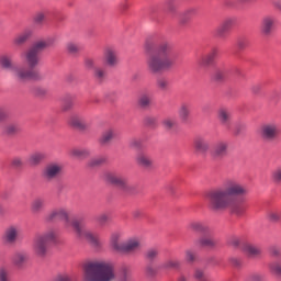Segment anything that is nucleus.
I'll use <instances>...</instances> for the list:
<instances>
[{
  "label": "nucleus",
  "mask_w": 281,
  "mask_h": 281,
  "mask_svg": "<svg viewBox=\"0 0 281 281\" xmlns=\"http://www.w3.org/2000/svg\"><path fill=\"white\" fill-rule=\"evenodd\" d=\"M247 194L249 190L245 184L234 178H228L224 180L222 187L206 193V201L212 212L229 210L232 214L243 216L247 212V206L244 204Z\"/></svg>",
  "instance_id": "1"
},
{
  "label": "nucleus",
  "mask_w": 281,
  "mask_h": 281,
  "mask_svg": "<svg viewBox=\"0 0 281 281\" xmlns=\"http://www.w3.org/2000/svg\"><path fill=\"white\" fill-rule=\"evenodd\" d=\"M49 47V43L45 41L36 42L24 54V60L27 65L21 66L14 63V55L2 54L0 55V69L2 71H9L18 82H27V80H41V74L34 70L41 63V53L43 49Z\"/></svg>",
  "instance_id": "2"
},
{
  "label": "nucleus",
  "mask_w": 281,
  "mask_h": 281,
  "mask_svg": "<svg viewBox=\"0 0 281 281\" xmlns=\"http://www.w3.org/2000/svg\"><path fill=\"white\" fill-rule=\"evenodd\" d=\"M149 74L170 71L175 67V46L168 40L146 41L144 45Z\"/></svg>",
  "instance_id": "3"
},
{
  "label": "nucleus",
  "mask_w": 281,
  "mask_h": 281,
  "mask_svg": "<svg viewBox=\"0 0 281 281\" xmlns=\"http://www.w3.org/2000/svg\"><path fill=\"white\" fill-rule=\"evenodd\" d=\"M56 218L64 221L65 227L72 226V229L79 240H86L94 249H100V247H102L100 237H98L91 228L83 227L78 220L71 221V218H69V210L65 207L55 209L46 215L45 221L47 223H52V221H56Z\"/></svg>",
  "instance_id": "4"
},
{
  "label": "nucleus",
  "mask_w": 281,
  "mask_h": 281,
  "mask_svg": "<svg viewBox=\"0 0 281 281\" xmlns=\"http://www.w3.org/2000/svg\"><path fill=\"white\" fill-rule=\"evenodd\" d=\"M115 268L109 261L94 260L83 265L82 281H113Z\"/></svg>",
  "instance_id": "5"
},
{
  "label": "nucleus",
  "mask_w": 281,
  "mask_h": 281,
  "mask_svg": "<svg viewBox=\"0 0 281 281\" xmlns=\"http://www.w3.org/2000/svg\"><path fill=\"white\" fill-rule=\"evenodd\" d=\"M56 240V232L54 229H48L42 234L35 236L33 241V249L36 256L43 258V256L47 255V247L49 243H54Z\"/></svg>",
  "instance_id": "6"
},
{
  "label": "nucleus",
  "mask_w": 281,
  "mask_h": 281,
  "mask_svg": "<svg viewBox=\"0 0 281 281\" xmlns=\"http://www.w3.org/2000/svg\"><path fill=\"white\" fill-rule=\"evenodd\" d=\"M259 135L262 142L271 144V142H276L278 139L280 135V126L273 122L265 123L260 126Z\"/></svg>",
  "instance_id": "7"
},
{
  "label": "nucleus",
  "mask_w": 281,
  "mask_h": 281,
  "mask_svg": "<svg viewBox=\"0 0 281 281\" xmlns=\"http://www.w3.org/2000/svg\"><path fill=\"white\" fill-rule=\"evenodd\" d=\"M103 181L110 183L111 186H116V188H121L125 192H130L132 189L131 184H128V180L122 177L121 175L113 172V171H105L102 175Z\"/></svg>",
  "instance_id": "8"
},
{
  "label": "nucleus",
  "mask_w": 281,
  "mask_h": 281,
  "mask_svg": "<svg viewBox=\"0 0 281 281\" xmlns=\"http://www.w3.org/2000/svg\"><path fill=\"white\" fill-rule=\"evenodd\" d=\"M63 175V165L58 162H50L45 166L42 172L43 179L46 181H56Z\"/></svg>",
  "instance_id": "9"
},
{
  "label": "nucleus",
  "mask_w": 281,
  "mask_h": 281,
  "mask_svg": "<svg viewBox=\"0 0 281 281\" xmlns=\"http://www.w3.org/2000/svg\"><path fill=\"white\" fill-rule=\"evenodd\" d=\"M19 236H21V226L10 225L4 229L2 240L4 245L8 246L16 245L19 241Z\"/></svg>",
  "instance_id": "10"
},
{
  "label": "nucleus",
  "mask_w": 281,
  "mask_h": 281,
  "mask_svg": "<svg viewBox=\"0 0 281 281\" xmlns=\"http://www.w3.org/2000/svg\"><path fill=\"white\" fill-rule=\"evenodd\" d=\"M236 25L235 18H226L223 22L215 29L214 34L216 38H227L228 34L232 32V27Z\"/></svg>",
  "instance_id": "11"
},
{
  "label": "nucleus",
  "mask_w": 281,
  "mask_h": 281,
  "mask_svg": "<svg viewBox=\"0 0 281 281\" xmlns=\"http://www.w3.org/2000/svg\"><path fill=\"white\" fill-rule=\"evenodd\" d=\"M229 148V144L225 140H218L211 150V157L214 161H221V159H225L227 157V150Z\"/></svg>",
  "instance_id": "12"
},
{
  "label": "nucleus",
  "mask_w": 281,
  "mask_h": 281,
  "mask_svg": "<svg viewBox=\"0 0 281 281\" xmlns=\"http://www.w3.org/2000/svg\"><path fill=\"white\" fill-rule=\"evenodd\" d=\"M68 124L77 131H87L91 126V121L80 114H72L68 119Z\"/></svg>",
  "instance_id": "13"
},
{
  "label": "nucleus",
  "mask_w": 281,
  "mask_h": 281,
  "mask_svg": "<svg viewBox=\"0 0 281 281\" xmlns=\"http://www.w3.org/2000/svg\"><path fill=\"white\" fill-rule=\"evenodd\" d=\"M103 58L108 67H117L120 65V57H117V49L108 46L104 48Z\"/></svg>",
  "instance_id": "14"
},
{
  "label": "nucleus",
  "mask_w": 281,
  "mask_h": 281,
  "mask_svg": "<svg viewBox=\"0 0 281 281\" xmlns=\"http://www.w3.org/2000/svg\"><path fill=\"white\" fill-rule=\"evenodd\" d=\"M276 16L273 15H266L261 20V34L263 36H271L273 34V30H276Z\"/></svg>",
  "instance_id": "15"
},
{
  "label": "nucleus",
  "mask_w": 281,
  "mask_h": 281,
  "mask_svg": "<svg viewBox=\"0 0 281 281\" xmlns=\"http://www.w3.org/2000/svg\"><path fill=\"white\" fill-rule=\"evenodd\" d=\"M217 120L226 131L232 128V112L226 108H220L217 110Z\"/></svg>",
  "instance_id": "16"
},
{
  "label": "nucleus",
  "mask_w": 281,
  "mask_h": 281,
  "mask_svg": "<svg viewBox=\"0 0 281 281\" xmlns=\"http://www.w3.org/2000/svg\"><path fill=\"white\" fill-rule=\"evenodd\" d=\"M139 247H142L139 238H131L123 243L120 254H135V251H138Z\"/></svg>",
  "instance_id": "17"
},
{
  "label": "nucleus",
  "mask_w": 281,
  "mask_h": 281,
  "mask_svg": "<svg viewBox=\"0 0 281 281\" xmlns=\"http://www.w3.org/2000/svg\"><path fill=\"white\" fill-rule=\"evenodd\" d=\"M33 34L34 31H32V29H25L23 32L14 36L13 45H15V47H21L25 45V43H27V41L32 38Z\"/></svg>",
  "instance_id": "18"
},
{
  "label": "nucleus",
  "mask_w": 281,
  "mask_h": 281,
  "mask_svg": "<svg viewBox=\"0 0 281 281\" xmlns=\"http://www.w3.org/2000/svg\"><path fill=\"white\" fill-rule=\"evenodd\" d=\"M27 260H30V256L24 250L15 251L12 256V262L14 267H18V269L25 267V265H27Z\"/></svg>",
  "instance_id": "19"
},
{
  "label": "nucleus",
  "mask_w": 281,
  "mask_h": 281,
  "mask_svg": "<svg viewBox=\"0 0 281 281\" xmlns=\"http://www.w3.org/2000/svg\"><path fill=\"white\" fill-rule=\"evenodd\" d=\"M243 251L248 258H260L262 256V248L254 244H245L243 246Z\"/></svg>",
  "instance_id": "20"
},
{
  "label": "nucleus",
  "mask_w": 281,
  "mask_h": 281,
  "mask_svg": "<svg viewBox=\"0 0 281 281\" xmlns=\"http://www.w3.org/2000/svg\"><path fill=\"white\" fill-rule=\"evenodd\" d=\"M136 164L140 168H145L146 170H150V168H153L154 161H153V158H150L148 156V154H146V153H138L136 155Z\"/></svg>",
  "instance_id": "21"
},
{
  "label": "nucleus",
  "mask_w": 281,
  "mask_h": 281,
  "mask_svg": "<svg viewBox=\"0 0 281 281\" xmlns=\"http://www.w3.org/2000/svg\"><path fill=\"white\" fill-rule=\"evenodd\" d=\"M217 54H218V50H216V48H214L210 53L202 55L198 59V65L200 67H210V65H212V63H214V59L216 58Z\"/></svg>",
  "instance_id": "22"
},
{
  "label": "nucleus",
  "mask_w": 281,
  "mask_h": 281,
  "mask_svg": "<svg viewBox=\"0 0 281 281\" xmlns=\"http://www.w3.org/2000/svg\"><path fill=\"white\" fill-rule=\"evenodd\" d=\"M189 229L195 232L196 234H210V227L201 221H192L189 223Z\"/></svg>",
  "instance_id": "23"
},
{
  "label": "nucleus",
  "mask_w": 281,
  "mask_h": 281,
  "mask_svg": "<svg viewBox=\"0 0 281 281\" xmlns=\"http://www.w3.org/2000/svg\"><path fill=\"white\" fill-rule=\"evenodd\" d=\"M193 146L198 153L205 155L210 150V142L203 137H196L193 142Z\"/></svg>",
  "instance_id": "24"
},
{
  "label": "nucleus",
  "mask_w": 281,
  "mask_h": 281,
  "mask_svg": "<svg viewBox=\"0 0 281 281\" xmlns=\"http://www.w3.org/2000/svg\"><path fill=\"white\" fill-rule=\"evenodd\" d=\"M114 138L115 130L108 128L102 133L101 137L99 138V143L101 144V146H109V144H111V142H113Z\"/></svg>",
  "instance_id": "25"
},
{
  "label": "nucleus",
  "mask_w": 281,
  "mask_h": 281,
  "mask_svg": "<svg viewBox=\"0 0 281 281\" xmlns=\"http://www.w3.org/2000/svg\"><path fill=\"white\" fill-rule=\"evenodd\" d=\"M120 240H122V233L114 232L111 234L110 245L112 249H114V251H119V254L122 250V245H124V243H121Z\"/></svg>",
  "instance_id": "26"
},
{
  "label": "nucleus",
  "mask_w": 281,
  "mask_h": 281,
  "mask_svg": "<svg viewBox=\"0 0 281 281\" xmlns=\"http://www.w3.org/2000/svg\"><path fill=\"white\" fill-rule=\"evenodd\" d=\"M195 247H206L212 249L216 247V240H214L212 237L202 236L195 240Z\"/></svg>",
  "instance_id": "27"
},
{
  "label": "nucleus",
  "mask_w": 281,
  "mask_h": 281,
  "mask_svg": "<svg viewBox=\"0 0 281 281\" xmlns=\"http://www.w3.org/2000/svg\"><path fill=\"white\" fill-rule=\"evenodd\" d=\"M71 157H76L77 159H87L89 155H91V151L87 148L82 147H75L70 150Z\"/></svg>",
  "instance_id": "28"
},
{
  "label": "nucleus",
  "mask_w": 281,
  "mask_h": 281,
  "mask_svg": "<svg viewBox=\"0 0 281 281\" xmlns=\"http://www.w3.org/2000/svg\"><path fill=\"white\" fill-rule=\"evenodd\" d=\"M43 207H45V200L43 198L34 199L31 203L32 214H40V212H43Z\"/></svg>",
  "instance_id": "29"
},
{
  "label": "nucleus",
  "mask_w": 281,
  "mask_h": 281,
  "mask_svg": "<svg viewBox=\"0 0 281 281\" xmlns=\"http://www.w3.org/2000/svg\"><path fill=\"white\" fill-rule=\"evenodd\" d=\"M178 114L182 122H188L190 119V105L188 103H182L178 110Z\"/></svg>",
  "instance_id": "30"
},
{
  "label": "nucleus",
  "mask_w": 281,
  "mask_h": 281,
  "mask_svg": "<svg viewBox=\"0 0 281 281\" xmlns=\"http://www.w3.org/2000/svg\"><path fill=\"white\" fill-rule=\"evenodd\" d=\"M116 281H133V278L131 277V270L128 269V267L123 266L121 268Z\"/></svg>",
  "instance_id": "31"
},
{
  "label": "nucleus",
  "mask_w": 281,
  "mask_h": 281,
  "mask_svg": "<svg viewBox=\"0 0 281 281\" xmlns=\"http://www.w3.org/2000/svg\"><path fill=\"white\" fill-rule=\"evenodd\" d=\"M44 159H45V154L37 151L30 156L29 164L30 166H38V164H41V161H43Z\"/></svg>",
  "instance_id": "32"
},
{
  "label": "nucleus",
  "mask_w": 281,
  "mask_h": 281,
  "mask_svg": "<svg viewBox=\"0 0 281 281\" xmlns=\"http://www.w3.org/2000/svg\"><path fill=\"white\" fill-rule=\"evenodd\" d=\"M103 164H106V157L104 156H98L89 160L88 166L90 168H98V166H103Z\"/></svg>",
  "instance_id": "33"
},
{
  "label": "nucleus",
  "mask_w": 281,
  "mask_h": 281,
  "mask_svg": "<svg viewBox=\"0 0 281 281\" xmlns=\"http://www.w3.org/2000/svg\"><path fill=\"white\" fill-rule=\"evenodd\" d=\"M151 101L153 99L150 98V94H140L138 98V106H140V109H148Z\"/></svg>",
  "instance_id": "34"
},
{
  "label": "nucleus",
  "mask_w": 281,
  "mask_h": 281,
  "mask_svg": "<svg viewBox=\"0 0 281 281\" xmlns=\"http://www.w3.org/2000/svg\"><path fill=\"white\" fill-rule=\"evenodd\" d=\"M21 131V126L16 123H9L4 126V133L7 135H16Z\"/></svg>",
  "instance_id": "35"
},
{
  "label": "nucleus",
  "mask_w": 281,
  "mask_h": 281,
  "mask_svg": "<svg viewBox=\"0 0 281 281\" xmlns=\"http://www.w3.org/2000/svg\"><path fill=\"white\" fill-rule=\"evenodd\" d=\"M181 261L177 259H169L161 265V269H179Z\"/></svg>",
  "instance_id": "36"
},
{
  "label": "nucleus",
  "mask_w": 281,
  "mask_h": 281,
  "mask_svg": "<svg viewBox=\"0 0 281 281\" xmlns=\"http://www.w3.org/2000/svg\"><path fill=\"white\" fill-rule=\"evenodd\" d=\"M145 258L146 260H148L149 262H153L155 260H157L159 258V249L157 248H150L146 251L145 254Z\"/></svg>",
  "instance_id": "37"
},
{
  "label": "nucleus",
  "mask_w": 281,
  "mask_h": 281,
  "mask_svg": "<svg viewBox=\"0 0 281 281\" xmlns=\"http://www.w3.org/2000/svg\"><path fill=\"white\" fill-rule=\"evenodd\" d=\"M269 269L271 273L277 276V278H281V261H273L269 265Z\"/></svg>",
  "instance_id": "38"
},
{
  "label": "nucleus",
  "mask_w": 281,
  "mask_h": 281,
  "mask_svg": "<svg viewBox=\"0 0 281 281\" xmlns=\"http://www.w3.org/2000/svg\"><path fill=\"white\" fill-rule=\"evenodd\" d=\"M93 76H94L95 80H98L99 82H102V80H104V78H106V70L101 67H95L93 70Z\"/></svg>",
  "instance_id": "39"
},
{
  "label": "nucleus",
  "mask_w": 281,
  "mask_h": 281,
  "mask_svg": "<svg viewBox=\"0 0 281 281\" xmlns=\"http://www.w3.org/2000/svg\"><path fill=\"white\" fill-rule=\"evenodd\" d=\"M156 86L159 91H168V87H170V82L166 78H158L156 81Z\"/></svg>",
  "instance_id": "40"
},
{
  "label": "nucleus",
  "mask_w": 281,
  "mask_h": 281,
  "mask_svg": "<svg viewBox=\"0 0 281 281\" xmlns=\"http://www.w3.org/2000/svg\"><path fill=\"white\" fill-rule=\"evenodd\" d=\"M45 19H47V13L40 11L34 15L33 22L35 25H43V23H45Z\"/></svg>",
  "instance_id": "41"
},
{
  "label": "nucleus",
  "mask_w": 281,
  "mask_h": 281,
  "mask_svg": "<svg viewBox=\"0 0 281 281\" xmlns=\"http://www.w3.org/2000/svg\"><path fill=\"white\" fill-rule=\"evenodd\" d=\"M271 180L277 186H281V166L277 167L271 173Z\"/></svg>",
  "instance_id": "42"
},
{
  "label": "nucleus",
  "mask_w": 281,
  "mask_h": 281,
  "mask_svg": "<svg viewBox=\"0 0 281 281\" xmlns=\"http://www.w3.org/2000/svg\"><path fill=\"white\" fill-rule=\"evenodd\" d=\"M162 126L167 131H171V128H175V126H177V120L172 117H167L162 121Z\"/></svg>",
  "instance_id": "43"
},
{
  "label": "nucleus",
  "mask_w": 281,
  "mask_h": 281,
  "mask_svg": "<svg viewBox=\"0 0 281 281\" xmlns=\"http://www.w3.org/2000/svg\"><path fill=\"white\" fill-rule=\"evenodd\" d=\"M66 49L68 54H78V52H80V45L74 42H70L66 45Z\"/></svg>",
  "instance_id": "44"
},
{
  "label": "nucleus",
  "mask_w": 281,
  "mask_h": 281,
  "mask_svg": "<svg viewBox=\"0 0 281 281\" xmlns=\"http://www.w3.org/2000/svg\"><path fill=\"white\" fill-rule=\"evenodd\" d=\"M193 276H194L195 280H198V281H202V280H207L209 279L207 273H205V270H203V269H196L194 271Z\"/></svg>",
  "instance_id": "45"
},
{
  "label": "nucleus",
  "mask_w": 281,
  "mask_h": 281,
  "mask_svg": "<svg viewBox=\"0 0 281 281\" xmlns=\"http://www.w3.org/2000/svg\"><path fill=\"white\" fill-rule=\"evenodd\" d=\"M109 221H111V218L109 217V214H106V213H101L97 217V222L99 223V225H101V227H104V225H106V223H109Z\"/></svg>",
  "instance_id": "46"
},
{
  "label": "nucleus",
  "mask_w": 281,
  "mask_h": 281,
  "mask_svg": "<svg viewBox=\"0 0 281 281\" xmlns=\"http://www.w3.org/2000/svg\"><path fill=\"white\" fill-rule=\"evenodd\" d=\"M212 79L215 80V82H222V80H225V71L215 70V72L212 76Z\"/></svg>",
  "instance_id": "47"
},
{
  "label": "nucleus",
  "mask_w": 281,
  "mask_h": 281,
  "mask_svg": "<svg viewBox=\"0 0 281 281\" xmlns=\"http://www.w3.org/2000/svg\"><path fill=\"white\" fill-rule=\"evenodd\" d=\"M248 46H249V40L248 38L239 37L237 40L238 49H247Z\"/></svg>",
  "instance_id": "48"
},
{
  "label": "nucleus",
  "mask_w": 281,
  "mask_h": 281,
  "mask_svg": "<svg viewBox=\"0 0 281 281\" xmlns=\"http://www.w3.org/2000/svg\"><path fill=\"white\" fill-rule=\"evenodd\" d=\"M268 218H269V221H271L272 223H278V221H280V218H281V213L278 212V211H271V212L268 214Z\"/></svg>",
  "instance_id": "49"
},
{
  "label": "nucleus",
  "mask_w": 281,
  "mask_h": 281,
  "mask_svg": "<svg viewBox=\"0 0 281 281\" xmlns=\"http://www.w3.org/2000/svg\"><path fill=\"white\" fill-rule=\"evenodd\" d=\"M249 281H267V277L262 273L256 272L250 274Z\"/></svg>",
  "instance_id": "50"
},
{
  "label": "nucleus",
  "mask_w": 281,
  "mask_h": 281,
  "mask_svg": "<svg viewBox=\"0 0 281 281\" xmlns=\"http://www.w3.org/2000/svg\"><path fill=\"white\" fill-rule=\"evenodd\" d=\"M53 281H74V279L68 273L57 274Z\"/></svg>",
  "instance_id": "51"
},
{
  "label": "nucleus",
  "mask_w": 281,
  "mask_h": 281,
  "mask_svg": "<svg viewBox=\"0 0 281 281\" xmlns=\"http://www.w3.org/2000/svg\"><path fill=\"white\" fill-rule=\"evenodd\" d=\"M227 243L231 247H238L240 245V238L236 236H231Z\"/></svg>",
  "instance_id": "52"
},
{
  "label": "nucleus",
  "mask_w": 281,
  "mask_h": 281,
  "mask_svg": "<svg viewBox=\"0 0 281 281\" xmlns=\"http://www.w3.org/2000/svg\"><path fill=\"white\" fill-rule=\"evenodd\" d=\"M186 260L187 262H194V260H196V255L192 250H187Z\"/></svg>",
  "instance_id": "53"
},
{
  "label": "nucleus",
  "mask_w": 281,
  "mask_h": 281,
  "mask_svg": "<svg viewBox=\"0 0 281 281\" xmlns=\"http://www.w3.org/2000/svg\"><path fill=\"white\" fill-rule=\"evenodd\" d=\"M144 122H145L146 126H155L157 124V117L146 116Z\"/></svg>",
  "instance_id": "54"
},
{
  "label": "nucleus",
  "mask_w": 281,
  "mask_h": 281,
  "mask_svg": "<svg viewBox=\"0 0 281 281\" xmlns=\"http://www.w3.org/2000/svg\"><path fill=\"white\" fill-rule=\"evenodd\" d=\"M85 65H86L87 69H93V67H95V59H93L91 57H87L85 59Z\"/></svg>",
  "instance_id": "55"
},
{
  "label": "nucleus",
  "mask_w": 281,
  "mask_h": 281,
  "mask_svg": "<svg viewBox=\"0 0 281 281\" xmlns=\"http://www.w3.org/2000/svg\"><path fill=\"white\" fill-rule=\"evenodd\" d=\"M130 145L132 148H142V139L139 138H133L131 142H130Z\"/></svg>",
  "instance_id": "56"
},
{
  "label": "nucleus",
  "mask_w": 281,
  "mask_h": 281,
  "mask_svg": "<svg viewBox=\"0 0 281 281\" xmlns=\"http://www.w3.org/2000/svg\"><path fill=\"white\" fill-rule=\"evenodd\" d=\"M145 271L150 277L157 276V268H155V267H153L150 265L146 267Z\"/></svg>",
  "instance_id": "57"
},
{
  "label": "nucleus",
  "mask_w": 281,
  "mask_h": 281,
  "mask_svg": "<svg viewBox=\"0 0 281 281\" xmlns=\"http://www.w3.org/2000/svg\"><path fill=\"white\" fill-rule=\"evenodd\" d=\"M198 12L196 8H190L184 11V16H196Z\"/></svg>",
  "instance_id": "58"
},
{
  "label": "nucleus",
  "mask_w": 281,
  "mask_h": 281,
  "mask_svg": "<svg viewBox=\"0 0 281 281\" xmlns=\"http://www.w3.org/2000/svg\"><path fill=\"white\" fill-rule=\"evenodd\" d=\"M12 166H14V168H21V166H23V159L19 157L13 158Z\"/></svg>",
  "instance_id": "59"
},
{
  "label": "nucleus",
  "mask_w": 281,
  "mask_h": 281,
  "mask_svg": "<svg viewBox=\"0 0 281 281\" xmlns=\"http://www.w3.org/2000/svg\"><path fill=\"white\" fill-rule=\"evenodd\" d=\"M8 117V111L5 108L0 106V122H3Z\"/></svg>",
  "instance_id": "60"
},
{
  "label": "nucleus",
  "mask_w": 281,
  "mask_h": 281,
  "mask_svg": "<svg viewBox=\"0 0 281 281\" xmlns=\"http://www.w3.org/2000/svg\"><path fill=\"white\" fill-rule=\"evenodd\" d=\"M0 281H8V270L0 269Z\"/></svg>",
  "instance_id": "61"
},
{
  "label": "nucleus",
  "mask_w": 281,
  "mask_h": 281,
  "mask_svg": "<svg viewBox=\"0 0 281 281\" xmlns=\"http://www.w3.org/2000/svg\"><path fill=\"white\" fill-rule=\"evenodd\" d=\"M74 106V101L68 100L64 103L63 105V111H69V109H71Z\"/></svg>",
  "instance_id": "62"
},
{
  "label": "nucleus",
  "mask_w": 281,
  "mask_h": 281,
  "mask_svg": "<svg viewBox=\"0 0 281 281\" xmlns=\"http://www.w3.org/2000/svg\"><path fill=\"white\" fill-rule=\"evenodd\" d=\"M142 214H143L142 210L133 211L134 218H140Z\"/></svg>",
  "instance_id": "63"
},
{
  "label": "nucleus",
  "mask_w": 281,
  "mask_h": 281,
  "mask_svg": "<svg viewBox=\"0 0 281 281\" xmlns=\"http://www.w3.org/2000/svg\"><path fill=\"white\" fill-rule=\"evenodd\" d=\"M273 7L276 8V10H279V12H281V0L274 1Z\"/></svg>",
  "instance_id": "64"
}]
</instances>
